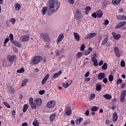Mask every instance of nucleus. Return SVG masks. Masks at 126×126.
Returning <instances> with one entry per match:
<instances>
[{"instance_id":"1","label":"nucleus","mask_w":126,"mask_h":126,"mask_svg":"<svg viewBox=\"0 0 126 126\" xmlns=\"http://www.w3.org/2000/svg\"><path fill=\"white\" fill-rule=\"evenodd\" d=\"M60 6H61V4L57 0H50L48 1L47 4V7L48 8L47 14L48 16H51V15H53V13L57 12L58 9L60 8Z\"/></svg>"},{"instance_id":"2","label":"nucleus","mask_w":126,"mask_h":126,"mask_svg":"<svg viewBox=\"0 0 126 126\" xmlns=\"http://www.w3.org/2000/svg\"><path fill=\"white\" fill-rule=\"evenodd\" d=\"M40 36L44 42H50L51 41V37L47 33L42 32L40 34Z\"/></svg>"},{"instance_id":"3","label":"nucleus","mask_w":126,"mask_h":126,"mask_svg":"<svg viewBox=\"0 0 126 126\" xmlns=\"http://www.w3.org/2000/svg\"><path fill=\"white\" fill-rule=\"evenodd\" d=\"M7 60L9 61V62L6 63L5 66L8 67V66H11L12 65V64L13 63V61L14 60V57L9 55L7 57Z\"/></svg>"},{"instance_id":"4","label":"nucleus","mask_w":126,"mask_h":126,"mask_svg":"<svg viewBox=\"0 0 126 126\" xmlns=\"http://www.w3.org/2000/svg\"><path fill=\"white\" fill-rule=\"evenodd\" d=\"M42 58L41 56H35L32 59V63L34 64H37L42 61Z\"/></svg>"},{"instance_id":"5","label":"nucleus","mask_w":126,"mask_h":126,"mask_svg":"<svg viewBox=\"0 0 126 126\" xmlns=\"http://www.w3.org/2000/svg\"><path fill=\"white\" fill-rule=\"evenodd\" d=\"M29 104L32 110H36V109H37L36 103L33 102V98L31 97L29 98Z\"/></svg>"},{"instance_id":"6","label":"nucleus","mask_w":126,"mask_h":126,"mask_svg":"<svg viewBox=\"0 0 126 126\" xmlns=\"http://www.w3.org/2000/svg\"><path fill=\"white\" fill-rule=\"evenodd\" d=\"M46 107L49 108V109H53L56 107V103H55V101L51 100L48 102L46 104Z\"/></svg>"},{"instance_id":"7","label":"nucleus","mask_w":126,"mask_h":126,"mask_svg":"<svg viewBox=\"0 0 126 126\" xmlns=\"http://www.w3.org/2000/svg\"><path fill=\"white\" fill-rule=\"evenodd\" d=\"M97 35V33L96 32H92L89 34H88L87 36H86L84 37V39L85 40H88L89 39H92V38H94L96 35Z\"/></svg>"},{"instance_id":"8","label":"nucleus","mask_w":126,"mask_h":126,"mask_svg":"<svg viewBox=\"0 0 126 126\" xmlns=\"http://www.w3.org/2000/svg\"><path fill=\"white\" fill-rule=\"evenodd\" d=\"M81 11L80 10L77 9L76 10V14L75 15V19H77V20H79L81 18Z\"/></svg>"},{"instance_id":"9","label":"nucleus","mask_w":126,"mask_h":126,"mask_svg":"<svg viewBox=\"0 0 126 126\" xmlns=\"http://www.w3.org/2000/svg\"><path fill=\"white\" fill-rule=\"evenodd\" d=\"M114 52L116 56L118 57V58H120V57H121V52H120V50H119V48H118V47H114Z\"/></svg>"},{"instance_id":"10","label":"nucleus","mask_w":126,"mask_h":126,"mask_svg":"<svg viewBox=\"0 0 126 126\" xmlns=\"http://www.w3.org/2000/svg\"><path fill=\"white\" fill-rule=\"evenodd\" d=\"M63 38H64L63 33L60 34L57 38V44H60V43H61V42L63 40Z\"/></svg>"},{"instance_id":"11","label":"nucleus","mask_w":126,"mask_h":126,"mask_svg":"<svg viewBox=\"0 0 126 126\" xmlns=\"http://www.w3.org/2000/svg\"><path fill=\"white\" fill-rule=\"evenodd\" d=\"M34 102L36 103V105L38 106H41V105H42V103L43 102L42 99L40 98H36L34 100Z\"/></svg>"},{"instance_id":"12","label":"nucleus","mask_w":126,"mask_h":126,"mask_svg":"<svg viewBox=\"0 0 126 126\" xmlns=\"http://www.w3.org/2000/svg\"><path fill=\"white\" fill-rule=\"evenodd\" d=\"M72 83V80H70L69 81H67L66 83H63L62 86L64 87V88H67L69 85H70Z\"/></svg>"},{"instance_id":"13","label":"nucleus","mask_w":126,"mask_h":126,"mask_svg":"<svg viewBox=\"0 0 126 126\" xmlns=\"http://www.w3.org/2000/svg\"><path fill=\"white\" fill-rule=\"evenodd\" d=\"M72 113V112L71 111V107L68 106L67 108H66L65 113L67 116H70Z\"/></svg>"},{"instance_id":"14","label":"nucleus","mask_w":126,"mask_h":126,"mask_svg":"<svg viewBox=\"0 0 126 126\" xmlns=\"http://www.w3.org/2000/svg\"><path fill=\"white\" fill-rule=\"evenodd\" d=\"M91 61L93 62L94 66H98V61L96 58L92 57L91 58Z\"/></svg>"},{"instance_id":"15","label":"nucleus","mask_w":126,"mask_h":126,"mask_svg":"<svg viewBox=\"0 0 126 126\" xmlns=\"http://www.w3.org/2000/svg\"><path fill=\"white\" fill-rule=\"evenodd\" d=\"M112 35H113V37L114 39H115V40H119V39H120V38H121L120 34H117V33H116V32H112Z\"/></svg>"},{"instance_id":"16","label":"nucleus","mask_w":126,"mask_h":126,"mask_svg":"<svg viewBox=\"0 0 126 126\" xmlns=\"http://www.w3.org/2000/svg\"><path fill=\"white\" fill-rule=\"evenodd\" d=\"M93 51L92 48L91 47H89L88 49L87 50H85L84 53V55H85V56H88V55H89V54H90V53H92Z\"/></svg>"},{"instance_id":"17","label":"nucleus","mask_w":126,"mask_h":126,"mask_svg":"<svg viewBox=\"0 0 126 126\" xmlns=\"http://www.w3.org/2000/svg\"><path fill=\"white\" fill-rule=\"evenodd\" d=\"M96 13L97 17H98V18H101V17L103 16V11H102V10H101L97 11L96 12Z\"/></svg>"},{"instance_id":"18","label":"nucleus","mask_w":126,"mask_h":126,"mask_svg":"<svg viewBox=\"0 0 126 126\" xmlns=\"http://www.w3.org/2000/svg\"><path fill=\"white\" fill-rule=\"evenodd\" d=\"M98 80H102L103 78H105V73H99L98 74Z\"/></svg>"},{"instance_id":"19","label":"nucleus","mask_w":126,"mask_h":126,"mask_svg":"<svg viewBox=\"0 0 126 126\" xmlns=\"http://www.w3.org/2000/svg\"><path fill=\"white\" fill-rule=\"evenodd\" d=\"M56 116H57L56 113H53L50 115V122L51 123H53V122H54V120H55V119H56Z\"/></svg>"},{"instance_id":"20","label":"nucleus","mask_w":126,"mask_h":126,"mask_svg":"<svg viewBox=\"0 0 126 126\" xmlns=\"http://www.w3.org/2000/svg\"><path fill=\"white\" fill-rule=\"evenodd\" d=\"M117 121H118V114L115 112L113 115V122H116Z\"/></svg>"},{"instance_id":"21","label":"nucleus","mask_w":126,"mask_h":126,"mask_svg":"<svg viewBox=\"0 0 126 126\" xmlns=\"http://www.w3.org/2000/svg\"><path fill=\"white\" fill-rule=\"evenodd\" d=\"M14 6L17 11H19V10H20V8H21V5L18 3H16L14 4Z\"/></svg>"},{"instance_id":"22","label":"nucleus","mask_w":126,"mask_h":126,"mask_svg":"<svg viewBox=\"0 0 126 126\" xmlns=\"http://www.w3.org/2000/svg\"><path fill=\"white\" fill-rule=\"evenodd\" d=\"M102 90V84H96V91H100Z\"/></svg>"},{"instance_id":"23","label":"nucleus","mask_w":126,"mask_h":126,"mask_svg":"<svg viewBox=\"0 0 126 126\" xmlns=\"http://www.w3.org/2000/svg\"><path fill=\"white\" fill-rule=\"evenodd\" d=\"M74 36L75 37V39L77 40V41H80V36L77 32H73Z\"/></svg>"},{"instance_id":"24","label":"nucleus","mask_w":126,"mask_h":126,"mask_svg":"<svg viewBox=\"0 0 126 126\" xmlns=\"http://www.w3.org/2000/svg\"><path fill=\"white\" fill-rule=\"evenodd\" d=\"M12 44L16 46V47H18L19 48H21V44L19 43L18 41H12Z\"/></svg>"},{"instance_id":"25","label":"nucleus","mask_w":126,"mask_h":126,"mask_svg":"<svg viewBox=\"0 0 126 126\" xmlns=\"http://www.w3.org/2000/svg\"><path fill=\"white\" fill-rule=\"evenodd\" d=\"M122 0H112V4L114 5H118V4H120Z\"/></svg>"},{"instance_id":"26","label":"nucleus","mask_w":126,"mask_h":126,"mask_svg":"<svg viewBox=\"0 0 126 126\" xmlns=\"http://www.w3.org/2000/svg\"><path fill=\"white\" fill-rule=\"evenodd\" d=\"M85 13L86 14V15H88L89 14V11L91 10V7L90 6H88L85 8Z\"/></svg>"},{"instance_id":"27","label":"nucleus","mask_w":126,"mask_h":126,"mask_svg":"<svg viewBox=\"0 0 126 126\" xmlns=\"http://www.w3.org/2000/svg\"><path fill=\"white\" fill-rule=\"evenodd\" d=\"M47 11H48V7L44 6L42 10V15H45L46 12H47Z\"/></svg>"},{"instance_id":"28","label":"nucleus","mask_w":126,"mask_h":126,"mask_svg":"<svg viewBox=\"0 0 126 126\" xmlns=\"http://www.w3.org/2000/svg\"><path fill=\"white\" fill-rule=\"evenodd\" d=\"M21 39L24 42H26V41H28V40H29V36L24 35L21 37Z\"/></svg>"},{"instance_id":"29","label":"nucleus","mask_w":126,"mask_h":126,"mask_svg":"<svg viewBox=\"0 0 126 126\" xmlns=\"http://www.w3.org/2000/svg\"><path fill=\"white\" fill-rule=\"evenodd\" d=\"M103 97H104V98H105V99H107V100H110L112 99V96L107 94L103 95Z\"/></svg>"},{"instance_id":"30","label":"nucleus","mask_w":126,"mask_h":126,"mask_svg":"<svg viewBox=\"0 0 126 126\" xmlns=\"http://www.w3.org/2000/svg\"><path fill=\"white\" fill-rule=\"evenodd\" d=\"M62 74V71L60 70L58 73H56L54 74L53 78H58L60 75Z\"/></svg>"},{"instance_id":"31","label":"nucleus","mask_w":126,"mask_h":126,"mask_svg":"<svg viewBox=\"0 0 126 126\" xmlns=\"http://www.w3.org/2000/svg\"><path fill=\"white\" fill-rule=\"evenodd\" d=\"M82 121H83V118H77L75 121L76 125H80V123H81Z\"/></svg>"},{"instance_id":"32","label":"nucleus","mask_w":126,"mask_h":126,"mask_svg":"<svg viewBox=\"0 0 126 126\" xmlns=\"http://www.w3.org/2000/svg\"><path fill=\"white\" fill-rule=\"evenodd\" d=\"M108 36H107L101 42V45L102 46H104V45H105L107 42H108Z\"/></svg>"},{"instance_id":"33","label":"nucleus","mask_w":126,"mask_h":126,"mask_svg":"<svg viewBox=\"0 0 126 126\" xmlns=\"http://www.w3.org/2000/svg\"><path fill=\"white\" fill-rule=\"evenodd\" d=\"M28 109V104H25L23 107V113H26L27 109Z\"/></svg>"},{"instance_id":"34","label":"nucleus","mask_w":126,"mask_h":126,"mask_svg":"<svg viewBox=\"0 0 126 126\" xmlns=\"http://www.w3.org/2000/svg\"><path fill=\"white\" fill-rule=\"evenodd\" d=\"M9 91L10 93V94H13L14 93V88L12 87V86H9Z\"/></svg>"},{"instance_id":"35","label":"nucleus","mask_w":126,"mask_h":126,"mask_svg":"<svg viewBox=\"0 0 126 126\" xmlns=\"http://www.w3.org/2000/svg\"><path fill=\"white\" fill-rule=\"evenodd\" d=\"M99 110V107H97V106H93L92 108H91V111H92L93 112H96L97 111H98Z\"/></svg>"},{"instance_id":"36","label":"nucleus","mask_w":126,"mask_h":126,"mask_svg":"<svg viewBox=\"0 0 126 126\" xmlns=\"http://www.w3.org/2000/svg\"><path fill=\"white\" fill-rule=\"evenodd\" d=\"M101 68L102 69H103V70H106V69L108 68V65H107V63H104L102 66Z\"/></svg>"},{"instance_id":"37","label":"nucleus","mask_w":126,"mask_h":126,"mask_svg":"<svg viewBox=\"0 0 126 126\" xmlns=\"http://www.w3.org/2000/svg\"><path fill=\"white\" fill-rule=\"evenodd\" d=\"M39 123L38 122V121L37 120H35L33 123L32 125L33 126H39Z\"/></svg>"},{"instance_id":"38","label":"nucleus","mask_w":126,"mask_h":126,"mask_svg":"<svg viewBox=\"0 0 126 126\" xmlns=\"http://www.w3.org/2000/svg\"><path fill=\"white\" fill-rule=\"evenodd\" d=\"M17 72L18 73H23V72H24V68H21V69L17 70Z\"/></svg>"},{"instance_id":"39","label":"nucleus","mask_w":126,"mask_h":126,"mask_svg":"<svg viewBox=\"0 0 126 126\" xmlns=\"http://www.w3.org/2000/svg\"><path fill=\"white\" fill-rule=\"evenodd\" d=\"M126 91L124 90L123 91H122L121 95L120 96L126 97Z\"/></svg>"},{"instance_id":"40","label":"nucleus","mask_w":126,"mask_h":126,"mask_svg":"<svg viewBox=\"0 0 126 126\" xmlns=\"http://www.w3.org/2000/svg\"><path fill=\"white\" fill-rule=\"evenodd\" d=\"M27 80H24L23 81L22 84H21V87H23V86H25V85H26V84H27Z\"/></svg>"},{"instance_id":"41","label":"nucleus","mask_w":126,"mask_h":126,"mask_svg":"<svg viewBox=\"0 0 126 126\" xmlns=\"http://www.w3.org/2000/svg\"><path fill=\"white\" fill-rule=\"evenodd\" d=\"M83 54L82 52H78L77 53V58H81V57L83 56Z\"/></svg>"},{"instance_id":"42","label":"nucleus","mask_w":126,"mask_h":126,"mask_svg":"<svg viewBox=\"0 0 126 126\" xmlns=\"http://www.w3.org/2000/svg\"><path fill=\"white\" fill-rule=\"evenodd\" d=\"M85 49V45L83 44H81L80 47V51L84 52V50Z\"/></svg>"},{"instance_id":"43","label":"nucleus","mask_w":126,"mask_h":126,"mask_svg":"<svg viewBox=\"0 0 126 126\" xmlns=\"http://www.w3.org/2000/svg\"><path fill=\"white\" fill-rule=\"evenodd\" d=\"M108 79L110 82L113 81V80H114V76H113V75H109L108 77Z\"/></svg>"},{"instance_id":"44","label":"nucleus","mask_w":126,"mask_h":126,"mask_svg":"<svg viewBox=\"0 0 126 126\" xmlns=\"http://www.w3.org/2000/svg\"><path fill=\"white\" fill-rule=\"evenodd\" d=\"M121 65L122 66V67H125V66H126V63H125L124 60L121 61Z\"/></svg>"},{"instance_id":"45","label":"nucleus","mask_w":126,"mask_h":126,"mask_svg":"<svg viewBox=\"0 0 126 126\" xmlns=\"http://www.w3.org/2000/svg\"><path fill=\"white\" fill-rule=\"evenodd\" d=\"M16 21V20H15V19H14V18H11L10 20V22H11L12 23V24H15Z\"/></svg>"},{"instance_id":"46","label":"nucleus","mask_w":126,"mask_h":126,"mask_svg":"<svg viewBox=\"0 0 126 126\" xmlns=\"http://www.w3.org/2000/svg\"><path fill=\"white\" fill-rule=\"evenodd\" d=\"M95 98V94H92L90 95V100H93Z\"/></svg>"},{"instance_id":"47","label":"nucleus","mask_w":126,"mask_h":126,"mask_svg":"<svg viewBox=\"0 0 126 126\" xmlns=\"http://www.w3.org/2000/svg\"><path fill=\"white\" fill-rule=\"evenodd\" d=\"M3 105H4L7 108H10V105H9V104L7 103V102H4Z\"/></svg>"},{"instance_id":"48","label":"nucleus","mask_w":126,"mask_h":126,"mask_svg":"<svg viewBox=\"0 0 126 126\" xmlns=\"http://www.w3.org/2000/svg\"><path fill=\"white\" fill-rule=\"evenodd\" d=\"M126 97H124V96H120V101L122 103H124L125 102V99Z\"/></svg>"},{"instance_id":"49","label":"nucleus","mask_w":126,"mask_h":126,"mask_svg":"<svg viewBox=\"0 0 126 126\" xmlns=\"http://www.w3.org/2000/svg\"><path fill=\"white\" fill-rule=\"evenodd\" d=\"M49 77H50V74H47L45 76V77L43 78V79H45V80H48V79H49Z\"/></svg>"},{"instance_id":"50","label":"nucleus","mask_w":126,"mask_h":126,"mask_svg":"<svg viewBox=\"0 0 126 126\" xmlns=\"http://www.w3.org/2000/svg\"><path fill=\"white\" fill-rule=\"evenodd\" d=\"M89 124H90V120H87L86 122L84 123V125L86 126V125H88Z\"/></svg>"},{"instance_id":"51","label":"nucleus","mask_w":126,"mask_h":126,"mask_svg":"<svg viewBox=\"0 0 126 126\" xmlns=\"http://www.w3.org/2000/svg\"><path fill=\"white\" fill-rule=\"evenodd\" d=\"M121 27H122V25H121V23H120L117 25L116 26L115 29H119V28H121Z\"/></svg>"},{"instance_id":"52","label":"nucleus","mask_w":126,"mask_h":126,"mask_svg":"<svg viewBox=\"0 0 126 126\" xmlns=\"http://www.w3.org/2000/svg\"><path fill=\"white\" fill-rule=\"evenodd\" d=\"M9 38H10V41H13L14 36H13V34H12V33H11L9 35Z\"/></svg>"},{"instance_id":"53","label":"nucleus","mask_w":126,"mask_h":126,"mask_svg":"<svg viewBox=\"0 0 126 126\" xmlns=\"http://www.w3.org/2000/svg\"><path fill=\"white\" fill-rule=\"evenodd\" d=\"M117 19H118L119 20H123V16L122 15L117 16Z\"/></svg>"},{"instance_id":"54","label":"nucleus","mask_w":126,"mask_h":126,"mask_svg":"<svg viewBox=\"0 0 126 126\" xmlns=\"http://www.w3.org/2000/svg\"><path fill=\"white\" fill-rule=\"evenodd\" d=\"M122 82H123V80L121 79H118L117 81V85H119V83H122Z\"/></svg>"},{"instance_id":"55","label":"nucleus","mask_w":126,"mask_h":126,"mask_svg":"<svg viewBox=\"0 0 126 126\" xmlns=\"http://www.w3.org/2000/svg\"><path fill=\"white\" fill-rule=\"evenodd\" d=\"M9 41V38H6L4 40V45H6V43Z\"/></svg>"},{"instance_id":"56","label":"nucleus","mask_w":126,"mask_h":126,"mask_svg":"<svg viewBox=\"0 0 126 126\" xmlns=\"http://www.w3.org/2000/svg\"><path fill=\"white\" fill-rule=\"evenodd\" d=\"M46 82H47V80L43 78L41 81L42 85H44Z\"/></svg>"},{"instance_id":"57","label":"nucleus","mask_w":126,"mask_h":126,"mask_svg":"<svg viewBox=\"0 0 126 126\" xmlns=\"http://www.w3.org/2000/svg\"><path fill=\"white\" fill-rule=\"evenodd\" d=\"M92 16H93V17H94V18H97V13H93L92 14Z\"/></svg>"},{"instance_id":"58","label":"nucleus","mask_w":126,"mask_h":126,"mask_svg":"<svg viewBox=\"0 0 126 126\" xmlns=\"http://www.w3.org/2000/svg\"><path fill=\"white\" fill-rule=\"evenodd\" d=\"M120 24L121 25L122 27H123V26H125V25L126 24V21L121 22H120Z\"/></svg>"},{"instance_id":"59","label":"nucleus","mask_w":126,"mask_h":126,"mask_svg":"<svg viewBox=\"0 0 126 126\" xmlns=\"http://www.w3.org/2000/svg\"><path fill=\"white\" fill-rule=\"evenodd\" d=\"M69 3H71V4H74V0H68Z\"/></svg>"},{"instance_id":"60","label":"nucleus","mask_w":126,"mask_h":126,"mask_svg":"<svg viewBox=\"0 0 126 126\" xmlns=\"http://www.w3.org/2000/svg\"><path fill=\"white\" fill-rule=\"evenodd\" d=\"M103 63H104V61L101 60L99 62L98 65L99 66H101V65H102Z\"/></svg>"},{"instance_id":"61","label":"nucleus","mask_w":126,"mask_h":126,"mask_svg":"<svg viewBox=\"0 0 126 126\" xmlns=\"http://www.w3.org/2000/svg\"><path fill=\"white\" fill-rule=\"evenodd\" d=\"M103 83H107V82H108V79L106 78H104L103 79Z\"/></svg>"},{"instance_id":"62","label":"nucleus","mask_w":126,"mask_h":126,"mask_svg":"<svg viewBox=\"0 0 126 126\" xmlns=\"http://www.w3.org/2000/svg\"><path fill=\"white\" fill-rule=\"evenodd\" d=\"M126 82L122 83L121 87H122V88H124V87H126Z\"/></svg>"},{"instance_id":"63","label":"nucleus","mask_w":126,"mask_h":126,"mask_svg":"<svg viewBox=\"0 0 126 126\" xmlns=\"http://www.w3.org/2000/svg\"><path fill=\"white\" fill-rule=\"evenodd\" d=\"M45 93V91H40L39 92V94L40 95H43V94H44Z\"/></svg>"},{"instance_id":"64","label":"nucleus","mask_w":126,"mask_h":126,"mask_svg":"<svg viewBox=\"0 0 126 126\" xmlns=\"http://www.w3.org/2000/svg\"><path fill=\"white\" fill-rule=\"evenodd\" d=\"M28 126V124H27V123H24L22 124V126Z\"/></svg>"}]
</instances>
